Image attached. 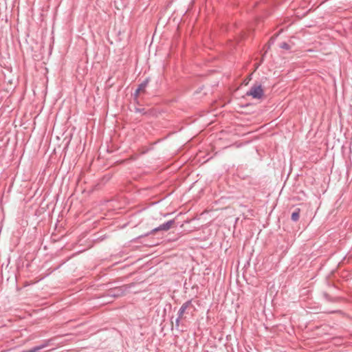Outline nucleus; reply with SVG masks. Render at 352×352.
Returning <instances> with one entry per match:
<instances>
[{"mask_svg":"<svg viewBox=\"0 0 352 352\" xmlns=\"http://www.w3.org/2000/svg\"><path fill=\"white\" fill-rule=\"evenodd\" d=\"M143 285L144 282L131 283L129 284L124 285L120 287H116L113 289L107 291L104 297L115 298L127 293L136 294L143 289Z\"/></svg>","mask_w":352,"mask_h":352,"instance_id":"nucleus-1","label":"nucleus"},{"mask_svg":"<svg viewBox=\"0 0 352 352\" xmlns=\"http://www.w3.org/2000/svg\"><path fill=\"white\" fill-rule=\"evenodd\" d=\"M263 94V89L261 84L254 85L246 93L247 96H250L254 99H261Z\"/></svg>","mask_w":352,"mask_h":352,"instance_id":"nucleus-2","label":"nucleus"},{"mask_svg":"<svg viewBox=\"0 0 352 352\" xmlns=\"http://www.w3.org/2000/svg\"><path fill=\"white\" fill-rule=\"evenodd\" d=\"M175 224V219L166 221L155 227V233L161 231H168Z\"/></svg>","mask_w":352,"mask_h":352,"instance_id":"nucleus-3","label":"nucleus"},{"mask_svg":"<svg viewBox=\"0 0 352 352\" xmlns=\"http://www.w3.org/2000/svg\"><path fill=\"white\" fill-rule=\"evenodd\" d=\"M192 300H188L186 302H185L179 308L177 315L179 316V317H182L183 314H184L186 309L191 305Z\"/></svg>","mask_w":352,"mask_h":352,"instance_id":"nucleus-4","label":"nucleus"},{"mask_svg":"<svg viewBox=\"0 0 352 352\" xmlns=\"http://www.w3.org/2000/svg\"><path fill=\"white\" fill-rule=\"evenodd\" d=\"M300 209L299 208H296L292 213L291 219L296 222L299 219Z\"/></svg>","mask_w":352,"mask_h":352,"instance_id":"nucleus-5","label":"nucleus"},{"mask_svg":"<svg viewBox=\"0 0 352 352\" xmlns=\"http://www.w3.org/2000/svg\"><path fill=\"white\" fill-rule=\"evenodd\" d=\"M322 295L324 298L328 302H334L336 300V298L330 296L327 292H323Z\"/></svg>","mask_w":352,"mask_h":352,"instance_id":"nucleus-6","label":"nucleus"},{"mask_svg":"<svg viewBox=\"0 0 352 352\" xmlns=\"http://www.w3.org/2000/svg\"><path fill=\"white\" fill-rule=\"evenodd\" d=\"M148 79L146 78L145 79L143 82H142L139 86H138V89H140L141 91H143L144 89L148 85Z\"/></svg>","mask_w":352,"mask_h":352,"instance_id":"nucleus-7","label":"nucleus"},{"mask_svg":"<svg viewBox=\"0 0 352 352\" xmlns=\"http://www.w3.org/2000/svg\"><path fill=\"white\" fill-rule=\"evenodd\" d=\"M279 47H280V48L285 50H289L291 49L290 45L286 42L281 43L280 44Z\"/></svg>","mask_w":352,"mask_h":352,"instance_id":"nucleus-8","label":"nucleus"},{"mask_svg":"<svg viewBox=\"0 0 352 352\" xmlns=\"http://www.w3.org/2000/svg\"><path fill=\"white\" fill-rule=\"evenodd\" d=\"M182 317H179V316H177L176 320H175V328L176 329H178L179 327V322H180V320Z\"/></svg>","mask_w":352,"mask_h":352,"instance_id":"nucleus-9","label":"nucleus"},{"mask_svg":"<svg viewBox=\"0 0 352 352\" xmlns=\"http://www.w3.org/2000/svg\"><path fill=\"white\" fill-rule=\"evenodd\" d=\"M140 91H141V90L139 89L138 88H137V89L135 91V92L133 94V97L135 98V99H136L138 98V96Z\"/></svg>","mask_w":352,"mask_h":352,"instance_id":"nucleus-10","label":"nucleus"},{"mask_svg":"<svg viewBox=\"0 0 352 352\" xmlns=\"http://www.w3.org/2000/svg\"><path fill=\"white\" fill-rule=\"evenodd\" d=\"M166 197V195H165L164 197L160 198L159 200H155V204L157 205L159 203H160L162 201H163L165 198Z\"/></svg>","mask_w":352,"mask_h":352,"instance_id":"nucleus-11","label":"nucleus"},{"mask_svg":"<svg viewBox=\"0 0 352 352\" xmlns=\"http://www.w3.org/2000/svg\"><path fill=\"white\" fill-rule=\"evenodd\" d=\"M153 41H154V33L153 34V35H152V36H151V44H150V45H149V48H151V45H152V43H153Z\"/></svg>","mask_w":352,"mask_h":352,"instance_id":"nucleus-12","label":"nucleus"},{"mask_svg":"<svg viewBox=\"0 0 352 352\" xmlns=\"http://www.w3.org/2000/svg\"><path fill=\"white\" fill-rule=\"evenodd\" d=\"M160 214H161L162 216H163V217H166V216L169 215V214H170V213H168H168H166V214L160 213Z\"/></svg>","mask_w":352,"mask_h":352,"instance_id":"nucleus-13","label":"nucleus"},{"mask_svg":"<svg viewBox=\"0 0 352 352\" xmlns=\"http://www.w3.org/2000/svg\"><path fill=\"white\" fill-rule=\"evenodd\" d=\"M153 232H154V229L151 230V232H150V233H151V234H153Z\"/></svg>","mask_w":352,"mask_h":352,"instance_id":"nucleus-14","label":"nucleus"},{"mask_svg":"<svg viewBox=\"0 0 352 352\" xmlns=\"http://www.w3.org/2000/svg\"><path fill=\"white\" fill-rule=\"evenodd\" d=\"M111 301H112L111 300H107V302H110Z\"/></svg>","mask_w":352,"mask_h":352,"instance_id":"nucleus-15","label":"nucleus"}]
</instances>
